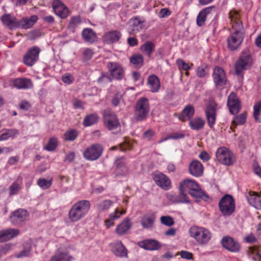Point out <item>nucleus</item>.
<instances>
[{
  "label": "nucleus",
  "instance_id": "1",
  "mask_svg": "<svg viewBox=\"0 0 261 261\" xmlns=\"http://www.w3.org/2000/svg\"><path fill=\"white\" fill-rule=\"evenodd\" d=\"M240 15L236 11H231L229 13L230 23L232 31L227 39L228 48L231 50L237 49L244 40L242 32L243 24L240 20Z\"/></svg>",
  "mask_w": 261,
  "mask_h": 261
},
{
  "label": "nucleus",
  "instance_id": "2",
  "mask_svg": "<svg viewBox=\"0 0 261 261\" xmlns=\"http://www.w3.org/2000/svg\"><path fill=\"white\" fill-rule=\"evenodd\" d=\"M188 232L190 237L200 246L207 245L213 237L212 232L208 229L202 226H192L189 228Z\"/></svg>",
  "mask_w": 261,
  "mask_h": 261
},
{
  "label": "nucleus",
  "instance_id": "3",
  "mask_svg": "<svg viewBox=\"0 0 261 261\" xmlns=\"http://www.w3.org/2000/svg\"><path fill=\"white\" fill-rule=\"evenodd\" d=\"M88 200H82L75 203L69 212V218L72 222H76L84 218L90 209Z\"/></svg>",
  "mask_w": 261,
  "mask_h": 261
},
{
  "label": "nucleus",
  "instance_id": "4",
  "mask_svg": "<svg viewBox=\"0 0 261 261\" xmlns=\"http://www.w3.org/2000/svg\"><path fill=\"white\" fill-rule=\"evenodd\" d=\"M252 63V59L249 50H243L235 64V72L237 75H240L244 70L250 68Z\"/></svg>",
  "mask_w": 261,
  "mask_h": 261
},
{
  "label": "nucleus",
  "instance_id": "5",
  "mask_svg": "<svg viewBox=\"0 0 261 261\" xmlns=\"http://www.w3.org/2000/svg\"><path fill=\"white\" fill-rule=\"evenodd\" d=\"M180 190L186 192L188 191L192 196L196 198H202L205 195L199 185L195 180L190 179H185L181 182Z\"/></svg>",
  "mask_w": 261,
  "mask_h": 261
},
{
  "label": "nucleus",
  "instance_id": "6",
  "mask_svg": "<svg viewBox=\"0 0 261 261\" xmlns=\"http://www.w3.org/2000/svg\"><path fill=\"white\" fill-rule=\"evenodd\" d=\"M217 160L222 164L226 166H231L236 161V156L234 153L225 147H221L218 148L216 152Z\"/></svg>",
  "mask_w": 261,
  "mask_h": 261
},
{
  "label": "nucleus",
  "instance_id": "7",
  "mask_svg": "<svg viewBox=\"0 0 261 261\" xmlns=\"http://www.w3.org/2000/svg\"><path fill=\"white\" fill-rule=\"evenodd\" d=\"M103 118L104 124L108 129L114 131V133L120 130V123L114 112L109 110H105L103 113Z\"/></svg>",
  "mask_w": 261,
  "mask_h": 261
},
{
  "label": "nucleus",
  "instance_id": "8",
  "mask_svg": "<svg viewBox=\"0 0 261 261\" xmlns=\"http://www.w3.org/2000/svg\"><path fill=\"white\" fill-rule=\"evenodd\" d=\"M149 111V104L147 98H139L136 104L135 116L137 120L141 121L145 119Z\"/></svg>",
  "mask_w": 261,
  "mask_h": 261
},
{
  "label": "nucleus",
  "instance_id": "9",
  "mask_svg": "<svg viewBox=\"0 0 261 261\" xmlns=\"http://www.w3.org/2000/svg\"><path fill=\"white\" fill-rule=\"evenodd\" d=\"M219 205L220 211L224 215H230L235 208L234 199L229 195L224 196L220 200Z\"/></svg>",
  "mask_w": 261,
  "mask_h": 261
},
{
  "label": "nucleus",
  "instance_id": "10",
  "mask_svg": "<svg viewBox=\"0 0 261 261\" xmlns=\"http://www.w3.org/2000/svg\"><path fill=\"white\" fill-rule=\"evenodd\" d=\"M103 148L97 144H93L88 147L83 152L84 158L87 160L94 161L98 159L101 155Z\"/></svg>",
  "mask_w": 261,
  "mask_h": 261
},
{
  "label": "nucleus",
  "instance_id": "11",
  "mask_svg": "<svg viewBox=\"0 0 261 261\" xmlns=\"http://www.w3.org/2000/svg\"><path fill=\"white\" fill-rule=\"evenodd\" d=\"M40 49L37 46L30 48L23 57V63L28 66H33L38 60Z\"/></svg>",
  "mask_w": 261,
  "mask_h": 261
},
{
  "label": "nucleus",
  "instance_id": "12",
  "mask_svg": "<svg viewBox=\"0 0 261 261\" xmlns=\"http://www.w3.org/2000/svg\"><path fill=\"white\" fill-rule=\"evenodd\" d=\"M213 77L214 82L217 88H221L226 83L225 72L223 68L216 66L214 69Z\"/></svg>",
  "mask_w": 261,
  "mask_h": 261
},
{
  "label": "nucleus",
  "instance_id": "13",
  "mask_svg": "<svg viewBox=\"0 0 261 261\" xmlns=\"http://www.w3.org/2000/svg\"><path fill=\"white\" fill-rule=\"evenodd\" d=\"M107 66L110 75L116 80H120L124 77V70L122 67L117 62H109Z\"/></svg>",
  "mask_w": 261,
  "mask_h": 261
},
{
  "label": "nucleus",
  "instance_id": "14",
  "mask_svg": "<svg viewBox=\"0 0 261 261\" xmlns=\"http://www.w3.org/2000/svg\"><path fill=\"white\" fill-rule=\"evenodd\" d=\"M217 105L214 101H211L205 110V114L209 126L214 127L216 121V110Z\"/></svg>",
  "mask_w": 261,
  "mask_h": 261
},
{
  "label": "nucleus",
  "instance_id": "15",
  "mask_svg": "<svg viewBox=\"0 0 261 261\" xmlns=\"http://www.w3.org/2000/svg\"><path fill=\"white\" fill-rule=\"evenodd\" d=\"M221 242L223 247L230 252L236 253L240 250L241 246L239 242L231 237H224Z\"/></svg>",
  "mask_w": 261,
  "mask_h": 261
},
{
  "label": "nucleus",
  "instance_id": "16",
  "mask_svg": "<svg viewBox=\"0 0 261 261\" xmlns=\"http://www.w3.org/2000/svg\"><path fill=\"white\" fill-rule=\"evenodd\" d=\"M145 20L143 18L135 17L130 19L128 23V30L134 34L138 33L143 28Z\"/></svg>",
  "mask_w": 261,
  "mask_h": 261
},
{
  "label": "nucleus",
  "instance_id": "17",
  "mask_svg": "<svg viewBox=\"0 0 261 261\" xmlns=\"http://www.w3.org/2000/svg\"><path fill=\"white\" fill-rule=\"evenodd\" d=\"M9 85L13 88L18 89H28L32 88L33 84L32 81L27 78H16L10 81Z\"/></svg>",
  "mask_w": 261,
  "mask_h": 261
},
{
  "label": "nucleus",
  "instance_id": "18",
  "mask_svg": "<svg viewBox=\"0 0 261 261\" xmlns=\"http://www.w3.org/2000/svg\"><path fill=\"white\" fill-rule=\"evenodd\" d=\"M227 106L230 112L234 114L238 113L241 109L240 102L236 94L231 92L228 97Z\"/></svg>",
  "mask_w": 261,
  "mask_h": 261
},
{
  "label": "nucleus",
  "instance_id": "19",
  "mask_svg": "<svg viewBox=\"0 0 261 261\" xmlns=\"http://www.w3.org/2000/svg\"><path fill=\"white\" fill-rule=\"evenodd\" d=\"M153 180L158 186L165 190H168L171 188L170 179L162 173L154 174Z\"/></svg>",
  "mask_w": 261,
  "mask_h": 261
},
{
  "label": "nucleus",
  "instance_id": "20",
  "mask_svg": "<svg viewBox=\"0 0 261 261\" xmlns=\"http://www.w3.org/2000/svg\"><path fill=\"white\" fill-rule=\"evenodd\" d=\"M27 211L24 209H18L14 212L10 217L11 222L14 225H18L25 221L28 217Z\"/></svg>",
  "mask_w": 261,
  "mask_h": 261
},
{
  "label": "nucleus",
  "instance_id": "21",
  "mask_svg": "<svg viewBox=\"0 0 261 261\" xmlns=\"http://www.w3.org/2000/svg\"><path fill=\"white\" fill-rule=\"evenodd\" d=\"M53 8L57 15L62 18H65L68 14V9L60 0H54Z\"/></svg>",
  "mask_w": 261,
  "mask_h": 261
},
{
  "label": "nucleus",
  "instance_id": "22",
  "mask_svg": "<svg viewBox=\"0 0 261 261\" xmlns=\"http://www.w3.org/2000/svg\"><path fill=\"white\" fill-rule=\"evenodd\" d=\"M189 170L192 175L195 177H200L203 174L204 168L200 162L193 160L189 165Z\"/></svg>",
  "mask_w": 261,
  "mask_h": 261
},
{
  "label": "nucleus",
  "instance_id": "23",
  "mask_svg": "<svg viewBox=\"0 0 261 261\" xmlns=\"http://www.w3.org/2000/svg\"><path fill=\"white\" fill-rule=\"evenodd\" d=\"M155 216L153 214H148L144 215L141 220L142 226L148 230H151L154 228Z\"/></svg>",
  "mask_w": 261,
  "mask_h": 261
},
{
  "label": "nucleus",
  "instance_id": "24",
  "mask_svg": "<svg viewBox=\"0 0 261 261\" xmlns=\"http://www.w3.org/2000/svg\"><path fill=\"white\" fill-rule=\"evenodd\" d=\"M246 197L250 205L257 209L261 208V200L257 193L249 191L246 194Z\"/></svg>",
  "mask_w": 261,
  "mask_h": 261
},
{
  "label": "nucleus",
  "instance_id": "25",
  "mask_svg": "<svg viewBox=\"0 0 261 261\" xmlns=\"http://www.w3.org/2000/svg\"><path fill=\"white\" fill-rule=\"evenodd\" d=\"M38 20L36 15H32L30 17H23L18 21V28L23 29H29L32 28Z\"/></svg>",
  "mask_w": 261,
  "mask_h": 261
},
{
  "label": "nucleus",
  "instance_id": "26",
  "mask_svg": "<svg viewBox=\"0 0 261 261\" xmlns=\"http://www.w3.org/2000/svg\"><path fill=\"white\" fill-rule=\"evenodd\" d=\"M125 213V210L120 211L117 208H116L113 212L110 214L109 219L105 220V223L106 227L109 228L113 226L114 225V221L119 219Z\"/></svg>",
  "mask_w": 261,
  "mask_h": 261
},
{
  "label": "nucleus",
  "instance_id": "27",
  "mask_svg": "<svg viewBox=\"0 0 261 261\" xmlns=\"http://www.w3.org/2000/svg\"><path fill=\"white\" fill-rule=\"evenodd\" d=\"M214 10V7L211 6L206 7L200 12L196 20L197 25L200 27L203 25L207 18L212 14Z\"/></svg>",
  "mask_w": 261,
  "mask_h": 261
},
{
  "label": "nucleus",
  "instance_id": "28",
  "mask_svg": "<svg viewBox=\"0 0 261 261\" xmlns=\"http://www.w3.org/2000/svg\"><path fill=\"white\" fill-rule=\"evenodd\" d=\"M3 23L10 29L18 28V20L11 14H5L1 17Z\"/></svg>",
  "mask_w": 261,
  "mask_h": 261
},
{
  "label": "nucleus",
  "instance_id": "29",
  "mask_svg": "<svg viewBox=\"0 0 261 261\" xmlns=\"http://www.w3.org/2000/svg\"><path fill=\"white\" fill-rule=\"evenodd\" d=\"M19 233L17 229H8L0 231V242L8 241Z\"/></svg>",
  "mask_w": 261,
  "mask_h": 261
},
{
  "label": "nucleus",
  "instance_id": "30",
  "mask_svg": "<svg viewBox=\"0 0 261 261\" xmlns=\"http://www.w3.org/2000/svg\"><path fill=\"white\" fill-rule=\"evenodd\" d=\"M147 83L151 92L153 93L158 92L161 87V83L159 77L152 74L148 76Z\"/></svg>",
  "mask_w": 261,
  "mask_h": 261
},
{
  "label": "nucleus",
  "instance_id": "31",
  "mask_svg": "<svg viewBox=\"0 0 261 261\" xmlns=\"http://www.w3.org/2000/svg\"><path fill=\"white\" fill-rule=\"evenodd\" d=\"M140 247L149 250H158L161 247L160 243L156 240L148 239L140 243Z\"/></svg>",
  "mask_w": 261,
  "mask_h": 261
},
{
  "label": "nucleus",
  "instance_id": "32",
  "mask_svg": "<svg viewBox=\"0 0 261 261\" xmlns=\"http://www.w3.org/2000/svg\"><path fill=\"white\" fill-rule=\"evenodd\" d=\"M121 37V34L117 31H113L107 32L103 37L104 42L111 44L118 41Z\"/></svg>",
  "mask_w": 261,
  "mask_h": 261
},
{
  "label": "nucleus",
  "instance_id": "33",
  "mask_svg": "<svg viewBox=\"0 0 261 261\" xmlns=\"http://www.w3.org/2000/svg\"><path fill=\"white\" fill-rule=\"evenodd\" d=\"M131 226L132 223L130 219L126 218L117 226L116 232L119 236L123 235L127 232Z\"/></svg>",
  "mask_w": 261,
  "mask_h": 261
},
{
  "label": "nucleus",
  "instance_id": "34",
  "mask_svg": "<svg viewBox=\"0 0 261 261\" xmlns=\"http://www.w3.org/2000/svg\"><path fill=\"white\" fill-rule=\"evenodd\" d=\"M194 112V107L191 105H188L184 109L181 115L178 116V118L182 121H185L193 117Z\"/></svg>",
  "mask_w": 261,
  "mask_h": 261
},
{
  "label": "nucleus",
  "instance_id": "35",
  "mask_svg": "<svg viewBox=\"0 0 261 261\" xmlns=\"http://www.w3.org/2000/svg\"><path fill=\"white\" fill-rule=\"evenodd\" d=\"M82 35L84 40L90 43L95 42L97 39L96 33L91 29H84L82 31Z\"/></svg>",
  "mask_w": 261,
  "mask_h": 261
},
{
  "label": "nucleus",
  "instance_id": "36",
  "mask_svg": "<svg viewBox=\"0 0 261 261\" xmlns=\"http://www.w3.org/2000/svg\"><path fill=\"white\" fill-rule=\"evenodd\" d=\"M248 255L255 261L261 260V246L249 247L248 251Z\"/></svg>",
  "mask_w": 261,
  "mask_h": 261
},
{
  "label": "nucleus",
  "instance_id": "37",
  "mask_svg": "<svg viewBox=\"0 0 261 261\" xmlns=\"http://www.w3.org/2000/svg\"><path fill=\"white\" fill-rule=\"evenodd\" d=\"M113 253L120 257H124L127 255V250L122 243L120 242L116 243L112 248Z\"/></svg>",
  "mask_w": 261,
  "mask_h": 261
},
{
  "label": "nucleus",
  "instance_id": "38",
  "mask_svg": "<svg viewBox=\"0 0 261 261\" xmlns=\"http://www.w3.org/2000/svg\"><path fill=\"white\" fill-rule=\"evenodd\" d=\"M113 204V201L111 200H102L97 202L95 205V207L98 212H105L107 211Z\"/></svg>",
  "mask_w": 261,
  "mask_h": 261
},
{
  "label": "nucleus",
  "instance_id": "39",
  "mask_svg": "<svg viewBox=\"0 0 261 261\" xmlns=\"http://www.w3.org/2000/svg\"><path fill=\"white\" fill-rule=\"evenodd\" d=\"M18 134V130L15 128L3 130L0 133V141L7 140L10 138H13Z\"/></svg>",
  "mask_w": 261,
  "mask_h": 261
},
{
  "label": "nucleus",
  "instance_id": "40",
  "mask_svg": "<svg viewBox=\"0 0 261 261\" xmlns=\"http://www.w3.org/2000/svg\"><path fill=\"white\" fill-rule=\"evenodd\" d=\"M116 172L118 175H123L127 172V168L125 164L124 159L122 157L118 158L115 162Z\"/></svg>",
  "mask_w": 261,
  "mask_h": 261
},
{
  "label": "nucleus",
  "instance_id": "41",
  "mask_svg": "<svg viewBox=\"0 0 261 261\" xmlns=\"http://www.w3.org/2000/svg\"><path fill=\"white\" fill-rule=\"evenodd\" d=\"M72 257L66 252L59 251L50 258V261H71Z\"/></svg>",
  "mask_w": 261,
  "mask_h": 261
},
{
  "label": "nucleus",
  "instance_id": "42",
  "mask_svg": "<svg viewBox=\"0 0 261 261\" xmlns=\"http://www.w3.org/2000/svg\"><path fill=\"white\" fill-rule=\"evenodd\" d=\"M205 124L204 120L199 117H195L189 121V125L192 129L199 130L202 129Z\"/></svg>",
  "mask_w": 261,
  "mask_h": 261
},
{
  "label": "nucleus",
  "instance_id": "43",
  "mask_svg": "<svg viewBox=\"0 0 261 261\" xmlns=\"http://www.w3.org/2000/svg\"><path fill=\"white\" fill-rule=\"evenodd\" d=\"M154 47V45L153 43L151 41H147L141 46L140 49L143 53L150 57Z\"/></svg>",
  "mask_w": 261,
  "mask_h": 261
},
{
  "label": "nucleus",
  "instance_id": "44",
  "mask_svg": "<svg viewBox=\"0 0 261 261\" xmlns=\"http://www.w3.org/2000/svg\"><path fill=\"white\" fill-rule=\"evenodd\" d=\"M21 189V182L15 181L9 187V195L12 196L17 194Z\"/></svg>",
  "mask_w": 261,
  "mask_h": 261
},
{
  "label": "nucleus",
  "instance_id": "45",
  "mask_svg": "<svg viewBox=\"0 0 261 261\" xmlns=\"http://www.w3.org/2000/svg\"><path fill=\"white\" fill-rule=\"evenodd\" d=\"M81 22L82 21L79 16L72 17L70 20L68 29L70 31L73 32Z\"/></svg>",
  "mask_w": 261,
  "mask_h": 261
},
{
  "label": "nucleus",
  "instance_id": "46",
  "mask_svg": "<svg viewBox=\"0 0 261 261\" xmlns=\"http://www.w3.org/2000/svg\"><path fill=\"white\" fill-rule=\"evenodd\" d=\"M32 246L29 243L24 244L23 250L16 255L17 258L29 256L31 254Z\"/></svg>",
  "mask_w": 261,
  "mask_h": 261
},
{
  "label": "nucleus",
  "instance_id": "47",
  "mask_svg": "<svg viewBox=\"0 0 261 261\" xmlns=\"http://www.w3.org/2000/svg\"><path fill=\"white\" fill-rule=\"evenodd\" d=\"M247 115L246 113H243L235 116L232 120V124L234 125H243L246 121Z\"/></svg>",
  "mask_w": 261,
  "mask_h": 261
},
{
  "label": "nucleus",
  "instance_id": "48",
  "mask_svg": "<svg viewBox=\"0 0 261 261\" xmlns=\"http://www.w3.org/2000/svg\"><path fill=\"white\" fill-rule=\"evenodd\" d=\"M98 116L95 114H91L86 116L84 120V125L85 126H90L98 121Z\"/></svg>",
  "mask_w": 261,
  "mask_h": 261
},
{
  "label": "nucleus",
  "instance_id": "49",
  "mask_svg": "<svg viewBox=\"0 0 261 261\" xmlns=\"http://www.w3.org/2000/svg\"><path fill=\"white\" fill-rule=\"evenodd\" d=\"M253 109V115L255 119L257 121L261 122V101L256 103Z\"/></svg>",
  "mask_w": 261,
  "mask_h": 261
},
{
  "label": "nucleus",
  "instance_id": "50",
  "mask_svg": "<svg viewBox=\"0 0 261 261\" xmlns=\"http://www.w3.org/2000/svg\"><path fill=\"white\" fill-rule=\"evenodd\" d=\"M160 222L162 224L171 227L174 224V221L172 217L170 216H163L160 218Z\"/></svg>",
  "mask_w": 261,
  "mask_h": 261
},
{
  "label": "nucleus",
  "instance_id": "51",
  "mask_svg": "<svg viewBox=\"0 0 261 261\" xmlns=\"http://www.w3.org/2000/svg\"><path fill=\"white\" fill-rule=\"evenodd\" d=\"M77 136V133L75 130L70 129L67 130L64 135L65 140L72 141L76 139Z\"/></svg>",
  "mask_w": 261,
  "mask_h": 261
},
{
  "label": "nucleus",
  "instance_id": "52",
  "mask_svg": "<svg viewBox=\"0 0 261 261\" xmlns=\"http://www.w3.org/2000/svg\"><path fill=\"white\" fill-rule=\"evenodd\" d=\"M38 185L42 189L49 188L52 184V180H47L45 178H39L37 180Z\"/></svg>",
  "mask_w": 261,
  "mask_h": 261
},
{
  "label": "nucleus",
  "instance_id": "53",
  "mask_svg": "<svg viewBox=\"0 0 261 261\" xmlns=\"http://www.w3.org/2000/svg\"><path fill=\"white\" fill-rule=\"evenodd\" d=\"M130 62L136 66H141L143 62V58L141 55H136L132 57L130 59Z\"/></svg>",
  "mask_w": 261,
  "mask_h": 261
},
{
  "label": "nucleus",
  "instance_id": "54",
  "mask_svg": "<svg viewBox=\"0 0 261 261\" xmlns=\"http://www.w3.org/2000/svg\"><path fill=\"white\" fill-rule=\"evenodd\" d=\"M57 139L56 138H51L47 144L45 146V149L48 151H53L57 146Z\"/></svg>",
  "mask_w": 261,
  "mask_h": 261
},
{
  "label": "nucleus",
  "instance_id": "55",
  "mask_svg": "<svg viewBox=\"0 0 261 261\" xmlns=\"http://www.w3.org/2000/svg\"><path fill=\"white\" fill-rule=\"evenodd\" d=\"M176 63L178 68L180 70L182 69L184 70L188 71L189 70L191 69V66L181 59H177L176 61Z\"/></svg>",
  "mask_w": 261,
  "mask_h": 261
},
{
  "label": "nucleus",
  "instance_id": "56",
  "mask_svg": "<svg viewBox=\"0 0 261 261\" xmlns=\"http://www.w3.org/2000/svg\"><path fill=\"white\" fill-rule=\"evenodd\" d=\"M83 53V59L85 61L90 60L93 55V51L90 48H84L82 51Z\"/></svg>",
  "mask_w": 261,
  "mask_h": 261
},
{
  "label": "nucleus",
  "instance_id": "57",
  "mask_svg": "<svg viewBox=\"0 0 261 261\" xmlns=\"http://www.w3.org/2000/svg\"><path fill=\"white\" fill-rule=\"evenodd\" d=\"M186 191H182L180 190V194L176 197V201L180 203H189L190 200L188 199L186 194Z\"/></svg>",
  "mask_w": 261,
  "mask_h": 261
},
{
  "label": "nucleus",
  "instance_id": "58",
  "mask_svg": "<svg viewBox=\"0 0 261 261\" xmlns=\"http://www.w3.org/2000/svg\"><path fill=\"white\" fill-rule=\"evenodd\" d=\"M74 77L73 75L69 73L64 74L62 76V80L63 83L66 84L70 85L74 81Z\"/></svg>",
  "mask_w": 261,
  "mask_h": 261
},
{
  "label": "nucleus",
  "instance_id": "59",
  "mask_svg": "<svg viewBox=\"0 0 261 261\" xmlns=\"http://www.w3.org/2000/svg\"><path fill=\"white\" fill-rule=\"evenodd\" d=\"M111 81V77L108 74L102 73L101 76L98 79L97 82L100 84H105Z\"/></svg>",
  "mask_w": 261,
  "mask_h": 261
},
{
  "label": "nucleus",
  "instance_id": "60",
  "mask_svg": "<svg viewBox=\"0 0 261 261\" xmlns=\"http://www.w3.org/2000/svg\"><path fill=\"white\" fill-rule=\"evenodd\" d=\"M122 97V96L121 93H118L115 94L112 100V103L113 105L114 106H118L120 101L121 100Z\"/></svg>",
  "mask_w": 261,
  "mask_h": 261
},
{
  "label": "nucleus",
  "instance_id": "61",
  "mask_svg": "<svg viewBox=\"0 0 261 261\" xmlns=\"http://www.w3.org/2000/svg\"><path fill=\"white\" fill-rule=\"evenodd\" d=\"M171 14V11L167 8L162 9L158 14L160 18H165L168 17Z\"/></svg>",
  "mask_w": 261,
  "mask_h": 261
},
{
  "label": "nucleus",
  "instance_id": "62",
  "mask_svg": "<svg viewBox=\"0 0 261 261\" xmlns=\"http://www.w3.org/2000/svg\"><path fill=\"white\" fill-rule=\"evenodd\" d=\"M196 72L197 76L200 77H203L207 74V72L203 66L198 67L197 69Z\"/></svg>",
  "mask_w": 261,
  "mask_h": 261
},
{
  "label": "nucleus",
  "instance_id": "63",
  "mask_svg": "<svg viewBox=\"0 0 261 261\" xmlns=\"http://www.w3.org/2000/svg\"><path fill=\"white\" fill-rule=\"evenodd\" d=\"M199 158L203 161L206 162L210 159L211 156L207 152L202 151L199 153Z\"/></svg>",
  "mask_w": 261,
  "mask_h": 261
},
{
  "label": "nucleus",
  "instance_id": "64",
  "mask_svg": "<svg viewBox=\"0 0 261 261\" xmlns=\"http://www.w3.org/2000/svg\"><path fill=\"white\" fill-rule=\"evenodd\" d=\"M181 258L187 259H191L193 257L192 253L187 251H181L180 253Z\"/></svg>",
  "mask_w": 261,
  "mask_h": 261
}]
</instances>
